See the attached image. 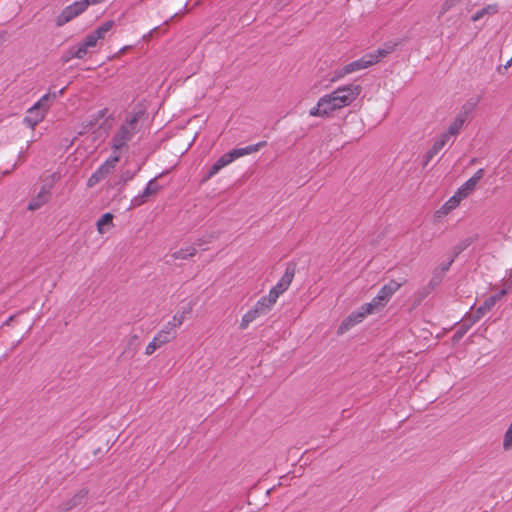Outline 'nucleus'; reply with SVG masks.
<instances>
[{
	"instance_id": "obj_1",
	"label": "nucleus",
	"mask_w": 512,
	"mask_h": 512,
	"mask_svg": "<svg viewBox=\"0 0 512 512\" xmlns=\"http://www.w3.org/2000/svg\"><path fill=\"white\" fill-rule=\"evenodd\" d=\"M359 84L350 83L339 86L332 92L321 96L316 105L309 110L311 117H330L335 111L350 106L361 94Z\"/></svg>"
},
{
	"instance_id": "obj_2",
	"label": "nucleus",
	"mask_w": 512,
	"mask_h": 512,
	"mask_svg": "<svg viewBox=\"0 0 512 512\" xmlns=\"http://www.w3.org/2000/svg\"><path fill=\"white\" fill-rule=\"evenodd\" d=\"M389 52L387 50L378 49L377 51L367 53L361 58L354 60L343 67L334 71L332 81H339L349 74L359 72L377 64L382 58H384Z\"/></svg>"
},
{
	"instance_id": "obj_3",
	"label": "nucleus",
	"mask_w": 512,
	"mask_h": 512,
	"mask_svg": "<svg viewBox=\"0 0 512 512\" xmlns=\"http://www.w3.org/2000/svg\"><path fill=\"white\" fill-rule=\"evenodd\" d=\"M56 98V93L44 94L33 106L27 110V115L23 119V123L32 130L44 120L50 104L49 102Z\"/></svg>"
},
{
	"instance_id": "obj_4",
	"label": "nucleus",
	"mask_w": 512,
	"mask_h": 512,
	"mask_svg": "<svg viewBox=\"0 0 512 512\" xmlns=\"http://www.w3.org/2000/svg\"><path fill=\"white\" fill-rule=\"evenodd\" d=\"M402 284L403 282L390 280L388 283L381 287L377 295L372 298L370 302H368V305L374 312L383 309L388 304L391 297L400 289Z\"/></svg>"
},
{
	"instance_id": "obj_5",
	"label": "nucleus",
	"mask_w": 512,
	"mask_h": 512,
	"mask_svg": "<svg viewBox=\"0 0 512 512\" xmlns=\"http://www.w3.org/2000/svg\"><path fill=\"white\" fill-rule=\"evenodd\" d=\"M373 313L375 312L368 305V303L363 304L362 306L351 312L345 319L341 321L337 328V333L339 335L345 334L354 326L362 323L368 315H371Z\"/></svg>"
},
{
	"instance_id": "obj_6",
	"label": "nucleus",
	"mask_w": 512,
	"mask_h": 512,
	"mask_svg": "<svg viewBox=\"0 0 512 512\" xmlns=\"http://www.w3.org/2000/svg\"><path fill=\"white\" fill-rule=\"evenodd\" d=\"M88 2L86 0H77L72 4L66 6L56 17V25L61 27L68 22L72 21L88 8Z\"/></svg>"
},
{
	"instance_id": "obj_7",
	"label": "nucleus",
	"mask_w": 512,
	"mask_h": 512,
	"mask_svg": "<svg viewBox=\"0 0 512 512\" xmlns=\"http://www.w3.org/2000/svg\"><path fill=\"white\" fill-rule=\"evenodd\" d=\"M137 120V116H133L120 127L112 139V146L115 150L125 146V144L132 138L136 131Z\"/></svg>"
},
{
	"instance_id": "obj_8",
	"label": "nucleus",
	"mask_w": 512,
	"mask_h": 512,
	"mask_svg": "<svg viewBox=\"0 0 512 512\" xmlns=\"http://www.w3.org/2000/svg\"><path fill=\"white\" fill-rule=\"evenodd\" d=\"M294 278V270L287 268L282 277L279 279L277 284L273 286L267 296L268 302H271L273 305L277 302L280 295H282L285 291L288 290Z\"/></svg>"
},
{
	"instance_id": "obj_9",
	"label": "nucleus",
	"mask_w": 512,
	"mask_h": 512,
	"mask_svg": "<svg viewBox=\"0 0 512 512\" xmlns=\"http://www.w3.org/2000/svg\"><path fill=\"white\" fill-rule=\"evenodd\" d=\"M98 41L99 40L92 32L87 34L86 37L81 42L72 46L69 49V51H68L69 56L67 57L66 60L68 61L73 58L83 59L87 55V53L89 52V50L91 48H94L97 46Z\"/></svg>"
},
{
	"instance_id": "obj_10",
	"label": "nucleus",
	"mask_w": 512,
	"mask_h": 512,
	"mask_svg": "<svg viewBox=\"0 0 512 512\" xmlns=\"http://www.w3.org/2000/svg\"><path fill=\"white\" fill-rule=\"evenodd\" d=\"M119 161V156H111L109 157L103 164H101L97 170L89 177L87 180V186L89 188L94 187L96 184L101 182L109 175L116 167V164Z\"/></svg>"
},
{
	"instance_id": "obj_11",
	"label": "nucleus",
	"mask_w": 512,
	"mask_h": 512,
	"mask_svg": "<svg viewBox=\"0 0 512 512\" xmlns=\"http://www.w3.org/2000/svg\"><path fill=\"white\" fill-rule=\"evenodd\" d=\"M483 175L484 170L482 168L478 169L471 178H469L458 188V190L455 192L457 197H459L461 200L466 199L474 191Z\"/></svg>"
},
{
	"instance_id": "obj_12",
	"label": "nucleus",
	"mask_w": 512,
	"mask_h": 512,
	"mask_svg": "<svg viewBox=\"0 0 512 512\" xmlns=\"http://www.w3.org/2000/svg\"><path fill=\"white\" fill-rule=\"evenodd\" d=\"M483 175L484 170L482 168L478 169L471 178H469L458 188V190L455 192L457 197H459L461 200L466 199L474 191Z\"/></svg>"
},
{
	"instance_id": "obj_13",
	"label": "nucleus",
	"mask_w": 512,
	"mask_h": 512,
	"mask_svg": "<svg viewBox=\"0 0 512 512\" xmlns=\"http://www.w3.org/2000/svg\"><path fill=\"white\" fill-rule=\"evenodd\" d=\"M89 494V490L87 488H81L77 492H75L70 498L64 500L60 508L62 511H70L82 504L85 503Z\"/></svg>"
},
{
	"instance_id": "obj_14",
	"label": "nucleus",
	"mask_w": 512,
	"mask_h": 512,
	"mask_svg": "<svg viewBox=\"0 0 512 512\" xmlns=\"http://www.w3.org/2000/svg\"><path fill=\"white\" fill-rule=\"evenodd\" d=\"M468 119V111L463 110L459 112L454 119L449 124L446 131L448 134H450L453 138H456V136L460 133V131L463 129L466 121Z\"/></svg>"
},
{
	"instance_id": "obj_15",
	"label": "nucleus",
	"mask_w": 512,
	"mask_h": 512,
	"mask_svg": "<svg viewBox=\"0 0 512 512\" xmlns=\"http://www.w3.org/2000/svg\"><path fill=\"white\" fill-rule=\"evenodd\" d=\"M235 160L232 151L223 154L209 169L207 178L215 176L221 169Z\"/></svg>"
},
{
	"instance_id": "obj_16",
	"label": "nucleus",
	"mask_w": 512,
	"mask_h": 512,
	"mask_svg": "<svg viewBox=\"0 0 512 512\" xmlns=\"http://www.w3.org/2000/svg\"><path fill=\"white\" fill-rule=\"evenodd\" d=\"M461 199L454 193L436 212L435 216L440 218L448 215L451 211L456 209L461 203Z\"/></svg>"
},
{
	"instance_id": "obj_17",
	"label": "nucleus",
	"mask_w": 512,
	"mask_h": 512,
	"mask_svg": "<svg viewBox=\"0 0 512 512\" xmlns=\"http://www.w3.org/2000/svg\"><path fill=\"white\" fill-rule=\"evenodd\" d=\"M191 307H185L180 310H178L172 317L170 321L166 323L169 328L176 331L177 328H179L187 319V316L191 312Z\"/></svg>"
},
{
	"instance_id": "obj_18",
	"label": "nucleus",
	"mask_w": 512,
	"mask_h": 512,
	"mask_svg": "<svg viewBox=\"0 0 512 512\" xmlns=\"http://www.w3.org/2000/svg\"><path fill=\"white\" fill-rule=\"evenodd\" d=\"M265 145H266V141H261V142H258L256 144L249 145V146H246V147H243V148H236V149H233L231 151H232V153L234 155V158L236 160V159H238L240 157H243V156H246V155H249V154H252V153H255V152L259 151V149L262 148Z\"/></svg>"
},
{
	"instance_id": "obj_19",
	"label": "nucleus",
	"mask_w": 512,
	"mask_h": 512,
	"mask_svg": "<svg viewBox=\"0 0 512 512\" xmlns=\"http://www.w3.org/2000/svg\"><path fill=\"white\" fill-rule=\"evenodd\" d=\"M113 218V214L107 212L98 219L96 227L99 234H104L113 227Z\"/></svg>"
},
{
	"instance_id": "obj_20",
	"label": "nucleus",
	"mask_w": 512,
	"mask_h": 512,
	"mask_svg": "<svg viewBox=\"0 0 512 512\" xmlns=\"http://www.w3.org/2000/svg\"><path fill=\"white\" fill-rule=\"evenodd\" d=\"M176 337V331L172 330L166 324L163 328L156 333L154 338L161 344V346L171 342Z\"/></svg>"
},
{
	"instance_id": "obj_21",
	"label": "nucleus",
	"mask_w": 512,
	"mask_h": 512,
	"mask_svg": "<svg viewBox=\"0 0 512 512\" xmlns=\"http://www.w3.org/2000/svg\"><path fill=\"white\" fill-rule=\"evenodd\" d=\"M274 305L271 302H268V299L264 296L261 297L252 307L253 311L256 312L257 317L261 315H265L268 313Z\"/></svg>"
},
{
	"instance_id": "obj_22",
	"label": "nucleus",
	"mask_w": 512,
	"mask_h": 512,
	"mask_svg": "<svg viewBox=\"0 0 512 512\" xmlns=\"http://www.w3.org/2000/svg\"><path fill=\"white\" fill-rule=\"evenodd\" d=\"M114 21L109 20L98 26L92 33L97 37L98 40L104 39L106 34L113 28Z\"/></svg>"
},
{
	"instance_id": "obj_23",
	"label": "nucleus",
	"mask_w": 512,
	"mask_h": 512,
	"mask_svg": "<svg viewBox=\"0 0 512 512\" xmlns=\"http://www.w3.org/2000/svg\"><path fill=\"white\" fill-rule=\"evenodd\" d=\"M196 253H197V249L194 246L190 245V246L181 248L178 251H176L173 254V257L175 259L183 260V259H188V258L193 257Z\"/></svg>"
},
{
	"instance_id": "obj_24",
	"label": "nucleus",
	"mask_w": 512,
	"mask_h": 512,
	"mask_svg": "<svg viewBox=\"0 0 512 512\" xmlns=\"http://www.w3.org/2000/svg\"><path fill=\"white\" fill-rule=\"evenodd\" d=\"M496 304V297H488L483 304L477 310V319L484 316L488 311H490L494 305Z\"/></svg>"
},
{
	"instance_id": "obj_25",
	"label": "nucleus",
	"mask_w": 512,
	"mask_h": 512,
	"mask_svg": "<svg viewBox=\"0 0 512 512\" xmlns=\"http://www.w3.org/2000/svg\"><path fill=\"white\" fill-rule=\"evenodd\" d=\"M497 5L495 4H492V5H488L480 10H478L473 16H472V21L473 22H477L479 21L480 19H482L485 15L487 14H495L497 12Z\"/></svg>"
},
{
	"instance_id": "obj_26",
	"label": "nucleus",
	"mask_w": 512,
	"mask_h": 512,
	"mask_svg": "<svg viewBox=\"0 0 512 512\" xmlns=\"http://www.w3.org/2000/svg\"><path fill=\"white\" fill-rule=\"evenodd\" d=\"M258 317H257V314L255 311H253L252 308H250L241 318V321H240V329L242 330H245L248 328V326L250 325V323H252L254 320H256Z\"/></svg>"
},
{
	"instance_id": "obj_27",
	"label": "nucleus",
	"mask_w": 512,
	"mask_h": 512,
	"mask_svg": "<svg viewBox=\"0 0 512 512\" xmlns=\"http://www.w3.org/2000/svg\"><path fill=\"white\" fill-rule=\"evenodd\" d=\"M442 149L433 142L432 146L427 150L423 157V166H427L430 161L441 151Z\"/></svg>"
},
{
	"instance_id": "obj_28",
	"label": "nucleus",
	"mask_w": 512,
	"mask_h": 512,
	"mask_svg": "<svg viewBox=\"0 0 512 512\" xmlns=\"http://www.w3.org/2000/svg\"><path fill=\"white\" fill-rule=\"evenodd\" d=\"M155 179L156 178L150 180L147 183V185L144 188V190L142 191L144 196H146L147 198L152 196V195H155L160 190V186L155 182Z\"/></svg>"
},
{
	"instance_id": "obj_29",
	"label": "nucleus",
	"mask_w": 512,
	"mask_h": 512,
	"mask_svg": "<svg viewBox=\"0 0 512 512\" xmlns=\"http://www.w3.org/2000/svg\"><path fill=\"white\" fill-rule=\"evenodd\" d=\"M462 0H444L440 10L439 17L445 15L448 11L456 7Z\"/></svg>"
},
{
	"instance_id": "obj_30",
	"label": "nucleus",
	"mask_w": 512,
	"mask_h": 512,
	"mask_svg": "<svg viewBox=\"0 0 512 512\" xmlns=\"http://www.w3.org/2000/svg\"><path fill=\"white\" fill-rule=\"evenodd\" d=\"M453 140L454 138L445 130L434 140V143H436L441 149H443L446 144L452 142Z\"/></svg>"
},
{
	"instance_id": "obj_31",
	"label": "nucleus",
	"mask_w": 512,
	"mask_h": 512,
	"mask_svg": "<svg viewBox=\"0 0 512 512\" xmlns=\"http://www.w3.org/2000/svg\"><path fill=\"white\" fill-rule=\"evenodd\" d=\"M453 140L454 138L445 130L434 140V143H436L441 149H443L446 144L452 142Z\"/></svg>"
},
{
	"instance_id": "obj_32",
	"label": "nucleus",
	"mask_w": 512,
	"mask_h": 512,
	"mask_svg": "<svg viewBox=\"0 0 512 512\" xmlns=\"http://www.w3.org/2000/svg\"><path fill=\"white\" fill-rule=\"evenodd\" d=\"M502 446L505 451L512 449V421L504 434Z\"/></svg>"
},
{
	"instance_id": "obj_33",
	"label": "nucleus",
	"mask_w": 512,
	"mask_h": 512,
	"mask_svg": "<svg viewBox=\"0 0 512 512\" xmlns=\"http://www.w3.org/2000/svg\"><path fill=\"white\" fill-rule=\"evenodd\" d=\"M147 197L143 193H140L131 199L130 206L132 208L139 207L147 201Z\"/></svg>"
},
{
	"instance_id": "obj_34",
	"label": "nucleus",
	"mask_w": 512,
	"mask_h": 512,
	"mask_svg": "<svg viewBox=\"0 0 512 512\" xmlns=\"http://www.w3.org/2000/svg\"><path fill=\"white\" fill-rule=\"evenodd\" d=\"M160 347H162L161 344L153 337L152 341L145 348V354L148 356L152 355Z\"/></svg>"
},
{
	"instance_id": "obj_35",
	"label": "nucleus",
	"mask_w": 512,
	"mask_h": 512,
	"mask_svg": "<svg viewBox=\"0 0 512 512\" xmlns=\"http://www.w3.org/2000/svg\"><path fill=\"white\" fill-rule=\"evenodd\" d=\"M44 203H46V196H44L42 200H38L37 198H35L29 203L28 208L29 210H36L39 207H41Z\"/></svg>"
},
{
	"instance_id": "obj_36",
	"label": "nucleus",
	"mask_w": 512,
	"mask_h": 512,
	"mask_svg": "<svg viewBox=\"0 0 512 512\" xmlns=\"http://www.w3.org/2000/svg\"><path fill=\"white\" fill-rule=\"evenodd\" d=\"M136 173H137V171L127 170L121 174L120 181L123 183H126V182L132 180L135 177Z\"/></svg>"
},
{
	"instance_id": "obj_37",
	"label": "nucleus",
	"mask_w": 512,
	"mask_h": 512,
	"mask_svg": "<svg viewBox=\"0 0 512 512\" xmlns=\"http://www.w3.org/2000/svg\"><path fill=\"white\" fill-rule=\"evenodd\" d=\"M507 294L506 289L500 290L497 294L492 295V297H496V302L499 301L502 297H504Z\"/></svg>"
},
{
	"instance_id": "obj_38",
	"label": "nucleus",
	"mask_w": 512,
	"mask_h": 512,
	"mask_svg": "<svg viewBox=\"0 0 512 512\" xmlns=\"http://www.w3.org/2000/svg\"><path fill=\"white\" fill-rule=\"evenodd\" d=\"M44 196H46V201H47V200H48V196H49V192H48L47 190H44V189H43V190H41V191L39 192V194L37 195V197H36V198H37L38 200H42V199L44 198Z\"/></svg>"
},
{
	"instance_id": "obj_39",
	"label": "nucleus",
	"mask_w": 512,
	"mask_h": 512,
	"mask_svg": "<svg viewBox=\"0 0 512 512\" xmlns=\"http://www.w3.org/2000/svg\"><path fill=\"white\" fill-rule=\"evenodd\" d=\"M155 30H156V28L152 29L148 34L144 35V36H143V40H147V39H149V38L152 36V34H153V32H154Z\"/></svg>"
},
{
	"instance_id": "obj_40",
	"label": "nucleus",
	"mask_w": 512,
	"mask_h": 512,
	"mask_svg": "<svg viewBox=\"0 0 512 512\" xmlns=\"http://www.w3.org/2000/svg\"><path fill=\"white\" fill-rule=\"evenodd\" d=\"M128 48H129L128 46L121 48L119 53H124L125 51H127Z\"/></svg>"
},
{
	"instance_id": "obj_41",
	"label": "nucleus",
	"mask_w": 512,
	"mask_h": 512,
	"mask_svg": "<svg viewBox=\"0 0 512 512\" xmlns=\"http://www.w3.org/2000/svg\"><path fill=\"white\" fill-rule=\"evenodd\" d=\"M63 92H64V88H63V89H61V90H59L58 92H55V93H56V97H57L58 95H62V94H63Z\"/></svg>"
},
{
	"instance_id": "obj_42",
	"label": "nucleus",
	"mask_w": 512,
	"mask_h": 512,
	"mask_svg": "<svg viewBox=\"0 0 512 512\" xmlns=\"http://www.w3.org/2000/svg\"><path fill=\"white\" fill-rule=\"evenodd\" d=\"M512 64V61L511 59L507 62V65L506 66H510Z\"/></svg>"
}]
</instances>
